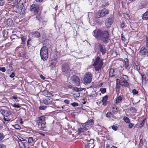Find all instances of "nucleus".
Here are the masks:
<instances>
[{
  "label": "nucleus",
  "mask_w": 148,
  "mask_h": 148,
  "mask_svg": "<svg viewBox=\"0 0 148 148\" xmlns=\"http://www.w3.org/2000/svg\"><path fill=\"white\" fill-rule=\"evenodd\" d=\"M93 35L98 40H101L102 42L106 44L109 38V33L107 30H95L93 32Z\"/></svg>",
  "instance_id": "obj_1"
},
{
  "label": "nucleus",
  "mask_w": 148,
  "mask_h": 148,
  "mask_svg": "<svg viewBox=\"0 0 148 148\" xmlns=\"http://www.w3.org/2000/svg\"><path fill=\"white\" fill-rule=\"evenodd\" d=\"M40 55L41 59L44 61L46 60L48 57V48L46 46H43L40 51Z\"/></svg>",
  "instance_id": "obj_2"
},
{
  "label": "nucleus",
  "mask_w": 148,
  "mask_h": 148,
  "mask_svg": "<svg viewBox=\"0 0 148 148\" xmlns=\"http://www.w3.org/2000/svg\"><path fill=\"white\" fill-rule=\"evenodd\" d=\"M103 64L102 60L100 59L99 57L98 56L96 59L93 66H95V70L98 71L101 69Z\"/></svg>",
  "instance_id": "obj_3"
},
{
  "label": "nucleus",
  "mask_w": 148,
  "mask_h": 148,
  "mask_svg": "<svg viewBox=\"0 0 148 148\" xmlns=\"http://www.w3.org/2000/svg\"><path fill=\"white\" fill-rule=\"evenodd\" d=\"M109 13V11L106 8H104L101 10H99L96 13V16L97 18L105 16Z\"/></svg>",
  "instance_id": "obj_4"
},
{
  "label": "nucleus",
  "mask_w": 148,
  "mask_h": 148,
  "mask_svg": "<svg viewBox=\"0 0 148 148\" xmlns=\"http://www.w3.org/2000/svg\"><path fill=\"white\" fill-rule=\"evenodd\" d=\"M71 82L77 86H79L80 84V81L79 78L75 75H73L71 77Z\"/></svg>",
  "instance_id": "obj_5"
},
{
  "label": "nucleus",
  "mask_w": 148,
  "mask_h": 148,
  "mask_svg": "<svg viewBox=\"0 0 148 148\" xmlns=\"http://www.w3.org/2000/svg\"><path fill=\"white\" fill-rule=\"evenodd\" d=\"M92 78V74L90 73H86L84 78V82L86 84L90 83Z\"/></svg>",
  "instance_id": "obj_6"
},
{
  "label": "nucleus",
  "mask_w": 148,
  "mask_h": 148,
  "mask_svg": "<svg viewBox=\"0 0 148 148\" xmlns=\"http://www.w3.org/2000/svg\"><path fill=\"white\" fill-rule=\"evenodd\" d=\"M84 141L87 142L86 143H85V148H93L94 147L93 140L92 139L90 140H85Z\"/></svg>",
  "instance_id": "obj_7"
},
{
  "label": "nucleus",
  "mask_w": 148,
  "mask_h": 148,
  "mask_svg": "<svg viewBox=\"0 0 148 148\" xmlns=\"http://www.w3.org/2000/svg\"><path fill=\"white\" fill-rule=\"evenodd\" d=\"M30 10L31 11L37 13L39 10V6L37 5L33 4L30 7Z\"/></svg>",
  "instance_id": "obj_8"
},
{
  "label": "nucleus",
  "mask_w": 148,
  "mask_h": 148,
  "mask_svg": "<svg viewBox=\"0 0 148 148\" xmlns=\"http://www.w3.org/2000/svg\"><path fill=\"white\" fill-rule=\"evenodd\" d=\"M45 117L44 116H41L36 119V122L38 125L45 122Z\"/></svg>",
  "instance_id": "obj_9"
},
{
  "label": "nucleus",
  "mask_w": 148,
  "mask_h": 148,
  "mask_svg": "<svg viewBox=\"0 0 148 148\" xmlns=\"http://www.w3.org/2000/svg\"><path fill=\"white\" fill-rule=\"evenodd\" d=\"M62 70L63 72L65 73H67L70 71L69 64L68 63H65L63 64L62 66Z\"/></svg>",
  "instance_id": "obj_10"
},
{
  "label": "nucleus",
  "mask_w": 148,
  "mask_h": 148,
  "mask_svg": "<svg viewBox=\"0 0 148 148\" xmlns=\"http://www.w3.org/2000/svg\"><path fill=\"white\" fill-rule=\"evenodd\" d=\"M94 123V120L92 119H90L85 123L82 124V126L84 128L88 127L89 126L92 125Z\"/></svg>",
  "instance_id": "obj_11"
},
{
  "label": "nucleus",
  "mask_w": 148,
  "mask_h": 148,
  "mask_svg": "<svg viewBox=\"0 0 148 148\" xmlns=\"http://www.w3.org/2000/svg\"><path fill=\"white\" fill-rule=\"evenodd\" d=\"M99 50L102 53L103 55H104L106 52V49L104 46H103L101 44L99 45Z\"/></svg>",
  "instance_id": "obj_12"
},
{
  "label": "nucleus",
  "mask_w": 148,
  "mask_h": 148,
  "mask_svg": "<svg viewBox=\"0 0 148 148\" xmlns=\"http://www.w3.org/2000/svg\"><path fill=\"white\" fill-rule=\"evenodd\" d=\"M148 49H145L144 47H142L140 51V53L141 56L145 55L146 54H147V55Z\"/></svg>",
  "instance_id": "obj_13"
},
{
  "label": "nucleus",
  "mask_w": 148,
  "mask_h": 148,
  "mask_svg": "<svg viewBox=\"0 0 148 148\" xmlns=\"http://www.w3.org/2000/svg\"><path fill=\"white\" fill-rule=\"evenodd\" d=\"M32 37L35 38H38L40 36V33L38 32H32Z\"/></svg>",
  "instance_id": "obj_14"
},
{
  "label": "nucleus",
  "mask_w": 148,
  "mask_h": 148,
  "mask_svg": "<svg viewBox=\"0 0 148 148\" xmlns=\"http://www.w3.org/2000/svg\"><path fill=\"white\" fill-rule=\"evenodd\" d=\"M46 122L41 123L38 125L39 128H40L41 130H46Z\"/></svg>",
  "instance_id": "obj_15"
},
{
  "label": "nucleus",
  "mask_w": 148,
  "mask_h": 148,
  "mask_svg": "<svg viewBox=\"0 0 148 148\" xmlns=\"http://www.w3.org/2000/svg\"><path fill=\"white\" fill-rule=\"evenodd\" d=\"M53 99L52 98H47V99L44 101V103L45 104H50L51 103H54V102L52 103Z\"/></svg>",
  "instance_id": "obj_16"
},
{
  "label": "nucleus",
  "mask_w": 148,
  "mask_h": 148,
  "mask_svg": "<svg viewBox=\"0 0 148 148\" xmlns=\"http://www.w3.org/2000/svg\"><path fill=\"white\" fill-rule=\"evenodd\" d=\"M120 83H121V85L124 86H128L129 85L128 83L127 82V81L121 80H120Z\"/></svg>",
  "instance_id": "obj_17"
},
{
  "label": "nucleus",
  "mask_w": 148,
  "mask_h": 148,
  "mask_svg": "<svg viewBox=\"0 0 148 148\" xmlns=\"http://www.w3.org/2000/svg\"><path fill=\"white\" fill-rule=\"evenodd\" d=\"M125 64L124 66L125 68L127 69H129V64L128 62V60L127 58H125L124 60Z\"/></svg>",
  "instance_id": "obj_18"
},
{
  "label": "nucleus",
  "mask_w": 148,
  "mask_h": 148,
  "mask_svg": "<svg viewBox=\"0 0 148 148\" xmlns=\"http://www.w3.org/2000/svg\"><path fill=\"white\" fill-rule=\"evenodd\" d=\"M109 75L111 77H112L116 75L114 70L113 69H111L109 71Z\"/></svg>",
  "instance_id": "obj_19"
},
{
  "label": "nucleus",
  "mask_w": 148,
  "mask_h": 148,
  "mask_svg": "<svg viewBox=\"0 0 148 148\" xmlns=\"http://www.w3.org/2000/svg\"><path fill=\"white\" fill-rule=\"evenodd\" d=\"M108 98V96L107 95H106L103 97L102 99V101L103 103V105H106V101Z\"/></svg>",
  "instance_id": "obj_20"
},
{
  "label": "nucleus",
  "mask_w": 148,
  "mask_h": 148,
  "mask_svg": "<svg viewBox=\"0 0 148 148\" xmlns=\"http://www.w3.org/2000/svg\"><path fill=\"white\" fill-rule=\"evenodd\" d=\"M7 24L8 26H11L13 24V21L11 19L8 18V19Z\"/></svg>",
  "instance_id": "obj_21"
},
{
  "label": "nucleus",
  "mask_w": 148,
  "mask_h": 148,
  "mask_svg": "<svg viewBox=\"0 0 148 148\" xmlns=\"http://www.w3.org/2000/svg\"><path fill=\"white\" fill-rule=\"evenodd\" d=\"M143 19L144 20L148 19V11L143 14Z\"/></svg>",
  "instance_id": "obj_22"
},
{
  "label": "nucleus",
  "mask_w": 148,
  "mask_h": 148,
  "mask_svg": "<svg viewBox=\"0 0 148 148\" xmlns=\"http://www.w3.org/2000/svg\"><path fill=\"white\" fill-rule=\"evenodd\" d=\"M2 112L3 114L6 117L8 116L11 114L10 112L7 110H4Z\"/></svg>",
  "instance_id": "obj_23"
},
{
  "label": "nucleus",
  "mask_w": 148,
  "mask_h": 148,
  "mask_svg": "<svg viewBox=\"0 0 148 148\" xmlns=\"http://www.w3.org/2000/svg\"><path fill=\"white\" fill-rule=\"evenodd\" d=\"M122 99V97L121 96H119L116 98L115 101L116 104H117L119 103Z\"/></svg>",
  "instance_id": "obj_24"
},
{
  "label": "nucleus",
  "mask_w": 148,
  "mask_h": 148,
  "mask_svg": "<svg viewBox=\"0 0 148 148\" xmlns=\"http://www.w3.org/2000/svg\"><path fill=\"white\" fill-rule=\"evenodd\" d=\"M134 69L138 71L140 70V68L138 65V63H134L133 64Z\"/></svg>",
  "instance_id": "obj_25"
},
{
  "label": "nucleus",
  "mask_w": 148,
  "mask_h": 148,
  "mask_svg": "<svg viewBox=\"0 0 148 148\" xmlns=\"http://www.w3.org/2000/svg\"><path fill=\"white\" fill-rule=\"evenodd\" d=\"M124 121L126 123H129L130 122V120L126 116H124L123 118Z\"/></svg>",
  "instance_id": "obj_26"
},
{
  "label": "nucleus",
  "mask_w": 148,
  "mask_h": 148,
  "mask_svg": "<svg viewBox=\"0 0 148 148\" xmlns=\"http://www.w3.org/2000/svg\"><path fill=\"white\" fill-rule=\"evenodd\" d=\"M147 4V3L146 2H143L141 3V5L140 7V8L145 7Z\"/></svg>",
  "instance_id": "obj_27"
},
{
  "label": "nucleus",
  "mask_w": 148,
  "mask_h": 148,
  "mask_svg": "<svg viewBox=\"0 0 148 148\" xmlns=\"http://www.w3.org/2000/svg\"><path fill=\"white\" fill-rule=\"evenodd\" d=\"M68 87L69 88L71 89L72 90H75L79 91V88H74L71 85H69L68 86Z\"/></svg>",
  "instance_id": "obj_28"
},
{
  "label": "nucleus",
  "mask_w": 148,
  "mask_h": 148,
  "mask_svg": "<svg viewBox=\"0 0 148 148\" xmlns=\"http://www.w3.org/2000/svg\"><path fill=\"white\" fill-rule=\"evenodd\" d=\"M114 114L113 112H109L107 113L106 116L107 117L109 118L111 116H112Z\"/></svg>",
  "instance_id": "obj_29"
},
{
  "label": "nucleus",
  "mask_w": 148,
  "mask_h": 148,
  "mask_svg": "<svg viewBox=\"0 0 148 148\" xmlns=\"http://www.w3.org/2000/svg\"><path fill=\"white\" fill-rule=\"evenodd\" d=\"M120 84L121 83H120V81L119 82L118 81H116V89H119L120 88V85H121Z\"/></svg>",
  "instance_id": "obj_30"
},
{
  "label": "nucleus",
  "mask_w": 148,
  "mask_h": 148,
  "mask_svg": "<svg viewBox=\"0 0 148 148\" xmlns=\"http://www.w3.org/2000/svg\"><path fill=\"white\" fill-rule=\"evenodd\" d=\"M145 122V119H143L141 122V123L140 124L139 127L141 128L144 125Z\"/></svg>",
  "instance_id": "obj_31"
},
{
  "label": "nucleus",
  "mask_w": 148,
  "mask_h": 148,
  "mask_svg": "<svg viewBox=\"0 0 148 148\" xmlns=\"http://www.w3.org/2000/svg\"><path fill=\"white\" fill-rule=\"evenodd\" d=\"M13 127H14V128L16 129L20 130V129H21V128L20 125L17 124L14 125Z\"/></svg>",
  "instance_id": "obj_32"
},
{
  "label": "nucleus",
  "mask_w": 148,
  "mask_h": 148,
  "mask_svg": "<svg viewBox=\"0 0 148 148\" xmlns=\"http://www.w3.org/2000/svg\"><path fill=\"white\" fill-rule=\"evenodd\" d=\"M112 23V19L111 18H108V20L107 23L109 25H110Z\"/></svg>",
  "instance_id": "obj_33"
},
{
  "label": "nucleus",
  "mask_w": 148,
  "mask_h": 148,
  "mask_svg": "<svg viewBox=\"0 0 148 148\" xmlns=\"http://www.w3.org/2000/svg\"><path fill=\"white\" fill-rule=\"evenodd\" d=\"M26 40V37L23 36L21 38L22 43V44H25V41Z\"/></svg>",
  "instance_id": "obj_34"
},
{
  "label": "nucleus",
  "mask_w": 148,
  "mask_h": 148,
  "mask_svg": "<svg viewBox=\"0 0 148 148\" xmlns=\"http://www.w3.org/2000/svg\"><path fill=\"white\" fill-rule=\"evenodd\" d=\"M34 140L33 138L32 137H29L28 138V143H33Z\"/></svg>",
  "instance_id": "obj_35"
},
{
  "label": "nucleus",
  "mask_w": 148,
  "mask_h": 148,
  "mask_svg": "<svg viewBox=\"0 0 148 148\" xmlns=\"http://www.w3.org/2000/svg\"><path fill=\"white\" fill-rule=\"evenodd\" d=\"M130 110L132 112H136L137 111V110L134 107H131L130 108Z\"/></svg>",
  "instance_id": "obj_36"
},
{
  "label": "nucleus",
  "mask_w": 148,
  "mask_h": 148,
  "mask_svg": "<svg viewBox=\"0 0 148 148\" xmlns=\"http://www.w3.org/2000/svg\"><path fill=\"white\" fill-rule=\"evenodd\" d=\"M109 5L108 2H105V3L102 4L101 7L102 8L106 7Z\"/></svg>",
  "instance_id": "obj_37"
},
{
  "label": "nucleus",
  "mask_w": 148,
  "mask_h": 148,
  "mask_svg": "<svg viewBox=\"0 0 148 148\" xmlns=\"http://www.w3.org/2000/svg\"><path fill=\"white\" fill-rule=\"evenodd\" d=\"M123 78L125 80L127 81L129 80V78L127 76L124 75H122Z\"/></svg>",
  "instance_id": "obj_38"
},
{
  "label": "nucleus",
  "mask_w": 148,
  "mask_h": 148,
  "mask_svg": "<svg viewBox=\"0 0 148 148\" xmlns=\"http://www.w3.org/2000/svg\"><path fill=\"white\" fill-rule=\"evenodd\" d=\"M100 91L103 94L106 92V89L105 88H101L100 89Z\"/></svg>",
  "instance_id": "obj_39"
},
{
  "label": "nucleus",
  "mask_w": 148,
  "mask_h": 148,
  "mask_svg": "<svg viewBox=\"0 0 148 148\" xmlns=\"http://www.w3.org/2000/svg\"><path fill=\"white\" fill-rule=\"evenodd\" d=\"M45 93L46 96L47 97H50L52 95L51 93L47 91Z\"/></svg>",
  "instance_id": "obj_40"
},
{
  "label": "nucleus",
  "mask_w": 148,
  "mask_h": 148,
  "mask_svg": "<svg viewBox=\"0 0 148 148\" xmlns=\"http://www.w3.org/2000/svg\"><path fill=\"white\" fill-rule=\"evenodd\" d=\"M111 127L113 130L114 131L118 129V127L117 126L113 125Z\"/></svg>",
  "instance_id": "obj_41"
},
{
  "label": "nucleus",
  "mask_w": 148,
  "mask_h": 148,
  "mask_svg": "<svg viewBox=\"0 0 148 148\" xmlns=\"http://www.w3.org/2000/svg\"><path fill=\"white\" fill-rule=\"evenodd\" d=\"M13 106L14 107L17 108H19L21 107L20 106V104L19 103H18L17 104H16L15 103L13 105Z\"/></svg>",
  "instance_id": "obj_42"
},
{
  "label": "nucleus",
  "mask_w": 148,
  "mask_h": 148,
  "mask_svg": "<svg viewBox=\"0 0 148 148\" xmlns=\"http://www.w3.org/2000/svg\"><path fill=\"white\" fill-rule=\"evenodd\" d=\"M132 92L134 94L136 95L138 94V92L136 90L134 89L132 90Z\"/></svg>",
  "instance_id": "obj_43"
},
{
  "label": "nucleus",
  "mask_w": 148,
  "mask_h": 148,
  "mask_svg": "<svg viewBox=\"0 0 148 148\" xmlns=\"http://www.w3.org/2000/svg\"><path fill=\"white\" fill-rule=\"evenodd\" d=\"M46 107L44 106H40L39 107L40 110H45L46 109Z\"/></svg>",
  "instance_id": "obj_44"
},
{
  "label": "nucleus",
  "mask_w": 148,
  "mask_h": 148,
  "mask_svg": "<svg viewBox=\"0 0 148 148\" xmlns=\"http://www.w3.org/2000/svg\"><path fill=\"white\" fill-rule=\"evenodd\" d=\"M5 3L4 0H0V6H3Z\"/></svg>",
  "instance_id": "obj_45"
},
{
  "label": "nucleus",
  "mask_w": 148,
  "mask_h": 148,
  "mask_svg": "<svg viewBox=\"0 0 148 148\" xmlns=\"http://www.w3.org/2000/svg\"><path fill=\"white\" fill-rule=\"evenodd\" d=\"M128 127L130 128H132L134 125V124L132 123H129Z\"/></svg>",
  "instance_id": "obj_46"
},
{
  "label": "nucleus",
  "mask_w": 148,
  "mask_h": 148,
  "mask_svg": "<svg viewBox=\"0 0 148 148\" xmlns=\"http://www.w3.org/2000/svg\"><path fill=\"white\" fill-rule=\"evenodd\" d=\"M5 67H0V71L3 72H4L5 71Z\"/></svg>",
  "instance_id": "obj_47"
},
{
  "label": "nucleus",
  "mask_w": 148,
  "mask_h": 148,
  "mask_svg": "<svg viewBox=\"0 0 148 148\" xmlns=\"http://www.w3.org/2000/svg\"><path fill=\"white\" fill-rule=\"evenodd\" d=\"M4 137V136L3 134L0 133V141L2 140Z\"/></svg>",
  "instance_id": "obj_48"
},
{
  "label": "nucleus",
  "mask_w": 148,
  "mask_h": 148,
  "mask_svg": "<svg viewBox=\"0 0 148 148\" xmlns=\"http://www.w3.org/2000/svg\"><path fill=\"white\" fill-rule=\"evenodd\" d=\"M71 104L74 107L77 106H78V103L76 102H74L73 103H71Z\"/></svg>",
  "instance_id": "obj_49"
},
{
  "label": "nucleus",
  "mask_w": 148,
  "mask_h": 148,
  "mask_svg": "<svg viewBox=\"0 0 148 148\" xmlns=\"http://www.w3.org/2000/svg\"><path fill=\"white\" fill-rule=\"evenodd\" d=\"M106 148H118L114 146H112L111 147H110L109 145L108 144H107L106 145Z\"/></svg>",
  "instance_id": "obj_50"
},
{
  "label": "nucleus",
  "mask_w": 148,
  "mask_h": 148,
  "mask_svg": "<svg viewBox=\"0 0 148 148\" xmlns=\"http://www.w3.org/2000/svg\"><path fill=\"white\" fill-rule=\"evenodd\" d=\"M26 0H20V3H21V4L23 5L26 2Z\"/></svg>",
  "instance_id": "obj_51"
},
{
  "label": "nucleus",
  "mask_w": 148,
  "mask_h": 148,
  "mask_svg": "<svg viewBox=\"0 0 148 148\" xmlns=\"http://www.w3.org/2000/svg\"><path fill=\"white\" fill-rule=\"evenodd\" d=\"M121 40L123 41H125V37H124V36L123 34H121Z\"/></svg>",
  "instance_id": "obj_52"
},
{
  "label": "nucleus",
  "mask_w": 148,
  "mask_h": 148,
  "mask_svg": "<svg viewBox=\"0 0 148 148\" xmlns=\"http://www.w3.org/2000/svg\"><path fill=\"white\" fill-rule=\"evenodd\" d=\"M0 148H6V146L3 144H0Z\"/></svg>",
  "instance_id": "obj_53"
},
{
  "label": "nucleus",
  "mask_w": 148,
  "mask_h": 148,
  "mask_svg": "<svg viewBox=\"0 0 148 148\" xmlns=\"http://www.w3.org/2000/svg\"><path fill=\"white\" fill-rule=\"evenodd\" d=\"M31 40V39L30 38H29L27 41V46L30 47L31 45L29 44V42Z\"/></svg>",
  "instance_id": "obj_54"
},
{
  "label": "nucleus",
  "mask_w": 148,
  "mask_h": 148,
  "mask_svg": "<svg viewBox=\"0 0 148 148\" xmlns=\"http://www.w3.org/2000/svg\"><path fill=\"white\" fill-rule=\"evenodd\" d=\"M15 76L14 73H12V74L10 75V77L11 78L14 77Z\"/></svg>",
  "instance_id": "obj_55"
},
{
  "label": "nucleus",
  "mask_w": 148,
  "mask_h": 148,
  "mask_svg": "<svg viewBox=\"0 0 148 148\" xmlns=\"http://www.w3.org/2000/svg\"><path fill=\"white\" fill-rule=\"evenodd\" d=\"M64 102L66 104H69V101L67 99L65 100L64 101Z\"/></svg>",
  "instance_id": "obj_56"
},
{
  "label": "nucleus",
  "mask_w": 148,
  "mask_h": 148,
  "mask_svg": "<svg viewBox=\"0 0 148 148\" xmlns=\"http://www.w3.org/2000/svg\"><path fill=\"white\" fill-rule=\"evenodd\" d=\"M125 18H126L127 19H128L130 18V16L128 14H126L125 15Z\"/></svg>",
  "instance_id": "obj_57"
},
{
  "label": "nucleus",
  "mask_w": 148,
  "mask_h": 148,
  "mask_svg": "<svg viewBox=\"0 0 148 148\" xmlns=\"http://www.w3.org/2000/svg\"><path fill=\"white\" fill-rule=\"evenodd\" d=\"M143 141H142V140L141 139L140 141L139 145L141 146L143 145Z\"/></svg>",
  "instance_id": "obj_58"
},
{
  "label": "nucleus",
  "mask_w": 148,
  "mask_h": 148,
  "mask_svg": "<svg viewBox=\"0 0 148 148\" xmlns=\"http://www.w3.org/2000/svg\"><path fill=\"white\" fill-rule=\"evenodd\" d=\"M125 27V25L124 23H122L121 25V27L122 28L123 27Z\"/></svg>",
  "instance_id": "obj_59"
},
{
  "label": "nucleus",
  "mask_w": 148,
  "mask_h": 148,
  "mask_svg": "<svg viewBox=\"0 0 148 148\" xmlns=\"http://www.w3.org/2000/svg\"><path fill=\"white\" fill-rule=\"evenodd\" d=\"M19 140L21 141V143H23L22 142H21L22 141H25V139H23V138H21V139H19Z\"/></svg>",
  "instance_id": "obj_60"
},
{
  "label": "nucleus",
  "mask_w": 148,
  "mask_h": 148,
  "mask_svg": "<svg viewBox=\"0 0 148 148\" xmlns=\"http://www.w3.org/2000/svg\"><path fill=\"white\" fill-rule=\"evenodd\" d=\"M40 77L41 79L44 80L45 79V77L42 75H40Z\"/></svg>",
  "instance_id": "obj_61"
},
{
  "label": "nucleus",
  "mask_w": 148,
  "mask_h": 148,
  "mask_svg": "<svg viewBox=\"0 0 148 148\" xmlns=\"http://www.w3.org/2000/svg\"><path fill=\"white\" fill-rule=\"evenodd\" d=\"M14 99H17V96H14L12 97Z\"/></svg>",
  "instance_id": "obj_62"
},
{
  "label": "nucleus",
  "mask_w": 148,
  "mask_h": 148,
  "mask_svg": "<svg viewBox=\"0 0 148 148\" xmlns=\"http://www.w3.org/2000/svg\"><path fill=\"white\" fill-rule=\"evenodd\" d=\"M43 0H36V1L38 2H41L43 1Z\"/></svg>",
  "instance_id": "obj_63"
},
{
  "label": "nucleus",
  "mask_w": 148,
  "mask_h": 148,
  "mask_svg": "<svg viewBox=\"0 0 148 148\" xmlns=\"http://www.w3.org/2000/svg\"><path fill=\"white\" fill-rule=\"evenodd\" d=\"M146 46L148 48V40H147V41L146 43Z\"/></svg>",
  "instance_id": "obj_64"
}]
</instances>
